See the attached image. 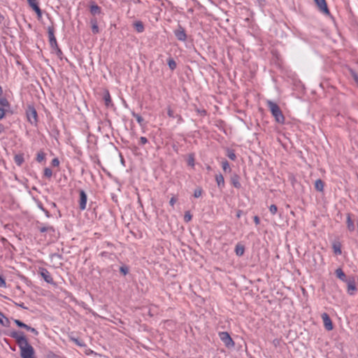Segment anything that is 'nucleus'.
<instances>
[{
  "label": "nucleus",
  "mask_w": 358,
  "mask_h": 358,
  "mask_svg": "<svg viewBox=\"0 0 358 358\" xmlns=\"http://www.w3.org/2000/svg\"><path fill=\"white\" fill-rule=\"evenodd\" d=\"M202 192H203V191H202L201 188H197L194 190V196L195 198H199L201 196Z\"/></svg>",
  "instance_id": "nucleus-34"
},
{
  "label": "nucleus",
  "mask_w": 358,
  "mask_h": 358,
  "mask_svg": "<svg viewBox=\"0 0 358 358\" xmlns=\"http://www.w3.org/2000/svg\"><path fill=\"white\" fill-rule=\"evenodd\" d=\"M269 210L272 215H275L278 211V207L275 205L272 204L269 207Z\"/></svg>",
  "instance_id": "nucleus-35"
},
{
  "label": "nucleus",
  "mask_w": 358,
  "mask_h": 358,
  "mask_svg": "<svg viewBox=\"0 0 358 358\" xmlns=\"http://www.w3.org/2000/svg\"><path fill=\"white\" fill-rule=\"evenodd\" d=\"M244 252H245V248H244L243 245H239V244L236 245V248H235V252H236V255L241 257L244 254Z\"/></svg>",
  "instance_id": "nucleus-19"
},
{
  "label": "nucleus",
  "mask_w": 358,
  "mask_h": 358,
  "mask_svg": "<svg viewBox=\"0 0 358 358\" xmlns=\"http://www.w3.org/2000/svg\"><path fill=\"white\" fill-rule=\"evenodd\" d=\"M315 3L317 4L319 10L326 14V15H329V10L327 8V3H326V1L325 0H314Z\"/></svg>",
  "instance_id": "nucleus-9"
},
{
  "label": "nucleus",
  "mask_w": 358,
  "mask_h": 358,
  "mask_svg": "<svg viewBox=\"0 0 358 358\" xmlns=\"http://www.w3.org/2000/svg\"><path fill=\"white\" fill-rule=\"evenodd\" d=\"M27 2L29 1V0H27Z\"/></svg>",
  "instance_id": "nucleus-60"
},
{
  "label": "nucleus",
  "mask_w": 358,
  "mask_h": 358,
  "mask_svg": "<svg viewBox=\"0 0 358 358\" xmlns=\"http://www.w3.org/2000/svg\"><path fill=\"white\" fill-rule=\"evenodd\" d=\"M0 287H6V281L5 280L0 276Z\"/></svg>",
  "instance_id": "nucleus-46"
},
{
  "label": "nucleus",
  "mask_w": 358,
  "mask_h": 358,
  "mask_svg": "<svg viewBox=\"0 0 358 358\" xmlns=\"http://www.w3.org/2000/svg\"><path fill=\"white\" fill-rule=\"evenodd\" d=\"M120 271L124 275H127L128 273V272H129V269L126 266H121L120 268Z\"/></svg>",
  "instance_id": "nucleus-41"
},
{
  "label": "nucleus",
  "mask_w": 358,
  "mask_h": 358,
  "mask_svg": "<svg viewBox=\"0 0 358 358\" xmlns=\"http://www.w3.org/2000/svg\"><path fill=\"white\" fill-rule=\"evenodd\" d=\"M38 207H39L41 210H42V208H43L41 204H39V205H38Z\"/></svg>",
  "instance_id": "nucleus-57"
},
{
  "label": "nucleus",
  "mask_w": 358,
  "mask_h": 358,
  "mask_svg": "<svg viewBox=\"0 0 358 358\" xmlns=\"http://www.w3.org/2000/svg\"><path fill=\"white\" fill-rule=\"evenodd\" d=\"M103 99L106 106H110L112 104L111 98L108 92L104 94Z\"/></svg>",
  "instance_id": "nucleus-23"
},
{
  "label": "nucleus",
  "mask_w": 358,
  "mask_h": 358,
  "mask_svg": "<svg viewBox=\"0 0 358 358\" xmlns=\"http://www.w3.org/2000/svg\"><path fill=\"white\" fill-rule=\"evenodd\" d=\"M41 275L47 282H52V278L50 275V273L46 269H42Z\"/></svg>",
  "instance_id": "nucleus-13"
},
{
  "label": "nucleus",
  "mask_w": 358,
  "mask_h": 358,
  "mask_svg": "<svg viewBox=\"0 0 358 358\" xmlns=\"http://www.w3.org/2000/svg\"><path fill=\"white\" fill-rule=\"evenodd\" d=\"M267 106L268 107L271 114L275 117L277 122L283 124L285 122V117L280 108V107L272 101H267Z\"/></svg>",
  "instance_id": "nucleus-1"
},
{
  "label": "nucleus",
  "mask_w": 358,
  "mask_h": 358,
  "mask_svg": "<svg viewBox=\"0 0 358 358\" xmlns=\"http://www.w3.org/2000/svg\"><path fill=\"white\" fill-rule=\"evenodd\" d=\"M254 222H255V224H256V225L259 224V223H260V220H259V217H258V216H255V217H254Z\"/></svg>",
  "instance_id": "nucleus-49"
},
{
  "label": "nucleus",
  "mask_w": 358,
  "mask_h": 358,
  "mask_svg": "<svg viewBox=\"0 0 358 358\" xmlns=\"http://www.w3.org/2000/svg\"><path fill=\"white\" fill-rule=\"evenodd\" d=\"M79 208L81 210L86 208L87 196L84 190H80Z\"/></svg>",
  "instance_id": "nucleus-8"
},
{
  "label": "nucleus",
  "mask_w": 358,
  "mask_h": 358,
  "mask_svg": "<svg viewBox=\"0 0 358 358\" xmlns=\"http://www.w3.org/2000/svg\"><path fill=\"white\" fill-rule=\"evenodd\" d=\"M177 199L176 197L173 196L171 199H170V201H169V203L171 206H173L174 204L176 203Z\"/></svg>",
  "instance_id": "nucleus-48"
},
{
  "label": "nucleus",
  "mask_w": 358,
  "mask_h": 358,
  "mask_svg": "<svg viewBox=\"0 0 358 358\" xmlns=\"http://www.w3.org/2000/svg\"><path fill=\"white\" fill-rule=\"evenodd\" d=\"M215 180L219 187H222L224 185V177L221 174L215 176Z\"/></svg>",
  "instance_id": "nucleus-17"
},
{
  "label": "nucleus",
  "mask_w": 358,
  "mask_h": 358,
  "mask_svg": "<svg viewBox=\"0 0 358 358\" xmlns=\"http://www.w3.org/2000/svg\"><path fill=\"white\" fill-rule=\"evenodd\" d=\"M2 93V89L1 87H0V94Z\"/></svg>",
  "instance_id": "nucleus-59"
},
{
  "label": "nucleus",
  "mask_w": 358,
  "mask_h": 358,
  "mask_svg": "<svg viewBox=\"0 0 358 358\" xmlns=\"http://www.w3.org/2000/svg\"><path fill=\"white\" fill-rule=\"evenodd\" d=\"M321 317L322 319L325 329L328 331L332 330L334 327L329 315L326 313H324L321 315Z\"/></svg>",
  "instance_id": "nucleus-6"
},
{
  "label": "nucleus",
  "mask_w": 358,
  "mask_h": 358,
  "mask_svg": "<svg viewBox=\"0 0 358 358\" xmlns=\"http://www.w3.org/2000/svg\"><path fill=\"white\" fill-rule=\"evenodd\" d=\"M241 214H242V211H241V210H238V211H237V213H236V217H237L238 218L241 217Z\"/></svg>",
  "instance_id": "nucleus-54"
},
{
  "label": "nucleus",
  "mask_w": 358,
  "mask_h": 358,
  "mask_svg": "<svg viewBox=\"0 0 358 358\" xmlns=\"http://www.w3.org/2000/svg\"><path fill=\"white\" fill-rule=\"evenodd\" d=\"M220 340L224 343L227 348H232L234 346V342L231 338L230 335L226 332L222 331L219 334Z\"/></svg>",
  "instance_id": "nucleus-4"
},
{
  "label": "nucleus",
  "mask_w": 358,
  "mask_h": 358,
  "mask_svg": "<svg viewBox=\"0 0 358 358\" xmlns=\"http://www.w3.org/2000/svg\"><path fill=\"white\" fill-rule=\"evenodd\" d=\"M315 187L319 192H322L324 189V182L322 180L318 179L315 182Z\"/></svg>",
  "instance_id": "nucleus-20"
},
{
  "label": "nucleus",
  "mask_w": 358,
  "mask_h": 358,
  "mask_svg": "<svg viewBox=\"0 0 358 358\" xmlns=\"http://www.w3.org/2000/svg\"><path fill=\"white\" fill-rule=\"evenodd\" d=\"M347 227L348 230L350 231H353L355 229L354 222L349 214L347 216Z\"/></svg>",
  "instance_id": "nucleus-15"
},
{
  "label": "nucleus",
  "mask_w": 358,
  "mask_h": 358,
  "mask_svg": "<svg viewBox=\"0 0 358 358\" xmlns=\"http://www.w3.org/2000/svg\"><path fill=\"white\" fill-rule=\"evenodd\" d=\"M92 31L94 34H97L99 31L97 21L96 19L91 20Z\"/></svg>",
  "instance_id": "nucleus-21"
},
{
  "label": "nucleus",
  "mask_w": 358,
  "mask_h": 358,
  "mask_svg": "<svg viewBox=\"0 0 358 358\" xmlns=\"http://www.w3.org/2000/svg\"><path fill=\"white\" fill-rule=\"evenodd\" d=\"M31 327L26 324V327H24L23 328L26 329L27 330H29Z\"/></svg>",
  "instance_id": "nucleus-56"
},
{
  "label": "nucleus",
  "mask_w": 358,
  "mask_h": 358,
  "mask_svg": "<svg viewBox=\"0 0 358 358\" xmlns=\"http://www.w3.org/2000/svg\"><path fill=\"white\" fill-rule=\"evenodd\" d=\"M333 250L336 255H341V245L339 243H334L333 244Z\"/></svg>",
  "instance_id": "nucleus-26"
},
{
  "label": "nucleus",
  "mask_w": 358,
  "mask_h": 358,
  "mask_svg": "<svg viewBox=\"0 0 358 358\" xmlns=\"http://www.w3.org/2000/svg\"><path fill=\"white\" fill-rule=\"evenodd\" d=\"M4 19L3 16L0 15V23L2 22L3 20Z\"/></svg>",
  "instance_id": "nucleus-55"
},
{
  "label": "nucleus",
  "mask_w": 358,
  "mask_h": 358,
  "mask_svg": "<svg viewBox=\"0 0 358 358\" xmlns=\"http://www.w3.org/2000/svg\"><path fill=\"white\" fill-rule=\"evenodd\" d=\"M227 157L231 160H235L236 158V154L231 150H227Z\"/></svg>",
  "instance_id": "nucleus-29"
},
{
  "label": "nucleus",
  "mask_w": 358,
  "mask_h": 358,
  "mask_svg": "<svg viewBox=\"0 0 358 358\" xmlns=\"http://www.w3.org/2000/svg\"><path fill=\"white\" fill-rule=\"evenodd\" d=\"M191 219H192V215L189 213H185V215L184 216L185 221L189 222L191 220Z\"/></svg>",
  "instance_id": "nucleus-42"
},
{
  "label": "nucleus",
  "mask_w": 358,
  "mask_h": 358,
  "mask_svg": "<svg viewBox=\"0 0 358 358\" xmlns=\"http://www.w3.org/2000/svg\"><path fill=\"white\" fill-rule=\"evenodd\" d=\"M350 73H351V76L353 78L354 80L358 85V75L352 70L350 71Z\"/></svg>",
  "instance_id": "nucleus-38"
},
{
  "label": "nucleus",
  "mask_w": 358,
  "mask_h": 358,
  "mask_svg": "<svg viewBox=\"0 0 358 358\" xmlns=\"http://www.w3.org/2000/svg\"><path fill=\"white\" fill-rule=\"evenodd\" d=\"M9 320L7 317H5V315L0 312V324L3 325V327H8L9 326Z\"/></svg>",
  "instance_id": "nucleus-18"
},
{
  "label": "nucleus",
  "mask_w": 358,
  "mask_h": 358,
  "mask_svg": "<svg viewBox=\"0 0 358 358\" xmlns=\"http://www.w3.org/2000/svg\"><path fill=\"white\" fill-rule=\"evenodd\" d=\"M350 73H351V76L353 78L354 80L358 85V75L352 70L350 71Z\"/></svg>",
  "instance_id": "nucleus-37"
},
{
  "label": "nucleus",
  "mask_w": 358,
  "mask_h": 358,
  "mask_svg": "<svg viewBox=\"0 0 358 358\" xmlns=\"http://www.w3.org/2000/svg\"><path fill=\"white\" fill-rule=\"evenodd\" d=\"M59 164V161L58 160V159L57 158H55L52 160V165L54 166H58Z\"/></svg>",
  "instance_id": "nucleus-44"
},
{
  "label": "nucleus",
  "mask_w": 358,
  "mask_h": 358,
  "mask_svg": "<svg viewBox=\"0 0 358 358\" xmlns=\"http://www.w3.org/2000/svg\"><path fill=\"white\" fill-rule=\"evenodd\" d=\"M20 350V355L22 358H34V348L28 343L27 339L17 345Z\"/></svg>",
  "instance_id": "nucleus-2"
},
{
  "label": "nucleus",
  "mask_w": 358,
  "mask_h": 358,
  "mask_svg": "<svg viewBox=\"0 0 358 358\" xmlns=\"http://www.w3.org/2000/svg\"><path fill=\"white\" fill-rule=\"evenodd\" d=\"M27 119L31 124L37 122V113L34 108H29L27 111Z\"/></svg>",
  "instance_id": "nucleus-7"
},
{
  "label": "nucleus",
  "mask_w": 358,
  "mask_h": 358,
  "mask_svg": "<svg viewBox=\"0 0 358 358\" xmlns=\"http://www.w3.org/2000/svg\"><path fill=\"white\" fill-rule=\"evenodd\" d=\"M39 230H40L41 232H43V233L45 232V231H54L53 227H50V226L41 227Z\"/></svg>",
  "instance_id": "nucleus-36"
},
{
  "label": "nucleus",
  "mask_w": 358,
  "mask_h": 358,
  "mask_svg": "<svg viewBox=\"0 0 358 358\" xmlns=\"http://www.w3.org/2000/svg\"><path fill=\"white\" fill-rule=\"evenodd\" d=\"M28 331H30L31 332H32L33 334H34L35 335H37L38 334V331H36V329L34 328H32V327H30V329L28 330Z\"/></svg>",
  "instance_id": "nucleus-50"
},
{
  "label": "nucleus",
  "mask_w": 358,
  "mask_h": 358,
  "mask_svg": "<svg viewBox=\"0 0 358 358\" xmlns=\"http://www.w3.org/2000/svg\"><path fill=\"white\" fill-rule=\"evenodd\" d=\"M168 65L169 66V68L173 71L176 68V62H175V60L172 58V57H169L168 59Z\"/></svg>",
  "instance_id": "nucleus-27"
},
{
  "label": "nucleus",
  "mask_w": 358,
  "mask_h": 358,
  "mask_svg": "<svg viewBox=\"0 0 358 358\" xmlns=\"http://www.w3.org/2000/svg\"><path fill=\"white\" fill-rule=\"evenodd\" d=\"M28 3L29 6L36 13L38 17H41L42 15V12L41 8L38 6V0H29Z\"/></svg>",
  "instance_id": "nucleus-10"
},
{
  "label": "nucleus",
  "mask_w": 358,
  "mask_h": 358,
  "mask_svg": "<svg viewBox=\"0 0 358 358\" xmlns=\"http://www.w3.org/2000/svg\"><path fill=\"white\" fill-rule=\"evenodd\" d=\"M44 176L48 178H51L52 176V171L50 168H45L44 169Z\"/></svg>",
  "instance_id": "nucleus-32"
},
{
  "label": "nucleus",
  "mask_w": 358,
  "mask_h": 358,
  "mask_svg": "<svg viewBox=\"0 0 358 358\" xmlns=\"http://www.w3.org/2000/svg\"><path fill=\"white\" fill-rule=\"evenodd\" d=\"M231 183L236 188L238 189H239L241 186L239 182V177L236 175L231 178Z\"/></svg>",
  "instance_id": "nucleus-22"
},
{
  "label": "nucleus",
  "mask_w": 358,
  "mask_h": 358,
  "mask_svg": "<svg viewBox=\"0 0 358 358\" xmlns=\"http://www.w3.org/2000/svg\"><path fill=\"white\" fill-rule=\"evenodd\" d=\"M14 322L17 324V327L23 328L24 327H26V324L23 323L19 320H15Z\"/></svg>",
  "instance_id": "nucleus-40"
},
{
  "label": "nucleus",
  "mask_w": 358,
  "mask_h": 358,
  "mask_svg": "<svg viewBox=\"0 0 358 358\" xmlns=\"http://www.w3.org/2000/svg\"><path fill=\"white\" fill-rule=\"evenodd\" d=\"M48 33L49 37V41L51 47L52 48H55L59 52H61V50L58 48V45L57 43V40L55 36V29L53 26H50L48 27Z\"/></svg>",
  "instance_id": "nucleus-3"
},
{
  "label": "nucleus",
  "mask_w": 358,
  "mask_h": 358,
  "mask_svg": "<svg viewBox=\"0 0 358 358\" xmlns=\"http://www.w3.org/2000/svg\"><path fill=\"white\" fill-rule=\"evenodd\" d=\"M8 335L10 336L11 338H14L17 343V345L20 343L21 342L24 341L27 338L24 336L23 333L22 332H17L16 331H10Z\"/></svg>",
  "instance_id": "nucleus-5"
},
{
  "label": "nucleus",
  "mask_w": 358,
  "mask_h": 358,
  "mask_svg": "<svg viewBox=\"0 0 358 358\" xmlns=\"http://www.w3.org/2000/svg\"><path fill=\"white\" fill-rule=\"evenodd\" d=\"M45 154L43 152H38L37 154V156H36V160L38 162H41L43 160H44L45 159Z\"/></svg>",
  "instance_id": "nucleus-30"
},
{
  "label": "nucleus",
  "mask_w": 358,
  "mask_h": 358,
  "mask_svg": "<svg viewBox=\"0 0 358 358\" xmlns=\"http://www.w3.org/2000/svg\"><path fill=\"white\" fill-rule=\"evenodd\" d=\"M207 169H208V171H210V170L211 169L210 166H207Z\"/></svg>",
  "instance_id": "nucleus-58"
},
{
  "label": "nucleus",
  "mask_w": 358,
  "mask_h": 358,
  "mask_svg": "<svg viewBox=\"0 0 358 358\" xmlns=\"http://www.w3.org/2000/svg\"><path fill=\"white\" fill-rule=\"evenodd\" d=\"M5 131V127L3 124H0V134Z\"/></svg>",
  "instance_id": "nucleus-52"
},
{
  "label": "nucleus",
  "mask_w": 358,
  "mask_h": 358,
  "mask_svg": "<svg viewBox=\"0 0 358 358\" xmlns=\"http://www.w3.org/2000/svg\"><path fill=\"white\" fill-rule=\"evenodd\" d=\"M188 164L190 166H194V159L193 158L189 159Z\"/></svg>",
  "instance_id": "nucleus-53"
},
{
  "label": "nucleus",
  "mask_w": 358,
  "mask_h": 358,
  "mask_svg": "<svg viewBox=\"0 0 358 358\" xmlns=\"http://www.w3.org/2000/svg\"><path fill=\"white\" fill-rule=\"evenodd\" d=\"M5 113V110L2 108H0V120L4 117Z\"/></svg>",
  "instance_id": "nucleus-47"
},
{
  "label": "nucleus",
  "mask_w": 358,
  "mask_h": 358,
  "mask_svg": "<svg viewBox=\"0 0 358 358\" xmlns=\"http://www.w3.org/2000/svg\"><path fill=\"white\" fill-rule=\"evenodd\" d=\"M174 33H175L176 37L179 41H186L187 35L185 34V29L182 27H179V28L178 29H176L174 31Z\"/></svg>",
  "instance_id": "nucleus-11"
},
{
  "label": "nucleus",
  "mask_w": 358,
  "mask_h": 358,
  "mask_svg": "<svg viewBox=\"0 0 358 358\" xmlns=\"http://www.w3.org/2000/svg\"><path fill=\"white\" fill-rule=\"evenodd\" d=\"M42 210L45 213L47 217H50V214L47 210H45V208H42Z\"/></svg>",
  "instance_id": "nucleus-51"
},
{
  "label": "nucleus",
  "mask_w": 358,
  "mask_h": 358,
  "mask_svg": "<svg viewBox=\"0 0 358 358\" xmlns=\"http://www.w3.org/2000/svg\"><path fill=\"white\" fill-rule=\"evenodd\" d=\"M0 105L3 107H9V103L4 97H0Z\"/></svg>",
  "instance_id": "nucleus-28"
},
{
  "label": "nucleus",
  "mask_w": 358,
  "mask_h": 358,
  "mask_svg": "<svg viewBox=\"0 0 358 358\" xmlns=\"http://www.w3.org/2000/svg\"><path fill=\"white\" fill-rule=\"evenodd\" d=\"M222 169L225 172L231 171L229 164L227 161L225 160L222 162Z\"/></svg>",
  "instance_id": "nucleus-31"
},
{
  "label": "nucleus",
  "mask_w": 358,
  "mask_h": 358,
  "mask_svg": "<svg viewBox=\"0 0 358 358\" xmlns=\"http://www.w3.org/2000/svg\"><path fill=\"white\" fill-rule=\"evenodd\" d=\"M336 275L338 278L343 282H347L348 280L347 279L346 275L343 271L341 268H338L335 271Z\"/></svg>",
  "instance_id": "nucleus-14"
},
{
  "label": "nucleus",
  "mask_w": 358,
  "mask_h": 358,
  "mask_svg": "<svg viewBox=\"0 0 358 358\" xmlns=\"http://www.w3.org/2000/svg\"><path fill=\"white\" fill-rule=\"evenodd\" d=\"M346 282H347V285H348V289H347L348 293L350 295H353L354 293L357 290L355 280L353 279L348 280Z\"/></svg>",
  "instance_id": "nucleus-12"
},
{
  "label": "nucleus",
  "mask_w": 358,
  "mask_h": 358,
  "mask_svg": "<svg viewBox=\"0 0 358 358\" xmlns=\"http://www.w3.org/2000/svg\"><path fill=\"white\" fill-rule=\"evenodd\" d=\"M133 116L136 118V120L138 122V124L141 125L143 122V118L138 114H136L134 113H133Z\"/></svg>",
  "instance_id": "nucleus-33"
},
{
  "label": "nucleus",
  "mask_w": 358,
  "mask_h": 358,
  "mask_svg": "<svg viewBox=\"0 0 358 358\" xmlns=\"http://www.w3.org/2000/svg\"><path fill=\"white\" fill-rule=\"evenodd\" d=\"M350 73H351V76L353 78L354 80L358 85V75L352 70L350 71Z\"/></svg>",
  "instance_id": "nucleus-39"
},
{
  "label": "nucleus",
  "mask_w": 358,
  "mask_h": 358,
  "mask_svg": "<svg viewBox=\"0 0 358 358\" xmlns=\"http://www.w3.org/2000/svg\"><path fill=\"white\" fill-rule=\"evenodd\" d=\"M14 162L17 166H21L24 162V157L22 154L15 155L14 157Z\"/></svg>",
  "instance_id": "nucleus-16"
},
{
  "label": "nucleus",
  "mask_w": 358,
  "mask_h": 358,
  "mask_svg": "<svg viewBox=\"0 0 358 358\" xmlns=\"http://www.w3.org/2000/svg\"><path fill=\"white\" fill-rule=\"evenodd\" d=\"M140 143L142 145H145L148 143V139L145 137H141L139 139Z\"/></svg>",
  "instance_id": "nucleus-43"
},
{
  "label": "nucleus",
  "mask_w": 358,
  "mask_h": 358,
  "mask_svg": "<svg viewBox=\"0 0 358 358\" xmlns=\"http://www.w3.org/2000/svg\"><path fill=\"white\" fill-rule=\"evenodd\" d=\"M134 27L136 29V30L138 32V33H141L144 30V27H143V24L141 22H136L134 23Z\"/></svg>",
  "instance_id": "nucleus-25"
},
{
  "label": "nucleus",
  "mask_w": 358,
  "mask_h": 358,
  "mask_svg": "<svg viewBox=\"0 0 358 358\" xmlns=\"http://www.w3.org/2000/svg\"><path fill=\"white\" fill-rule=\"evenodd\" d=\"M90 12L92 15H97L101 13V8L97 5H92Z\"/></svg>",
  "instance_id": "nucleus-24"
},
{
  "label": "nucleus",
  "mask_w": 358,
  "mask_h": 358,
  "mask_svg": "<svg viewBox=\"0 0 358 358\" xmlns=\"http://www.w3.org/2000/svg\"><path fill=\"white\" fill-rule=\"evenodd\" d=\"M167 113L170 117H174L173 110L171 108H168Z\"/></svg>",
  "instance_id": "nucleus-45"
}]
</instances>
